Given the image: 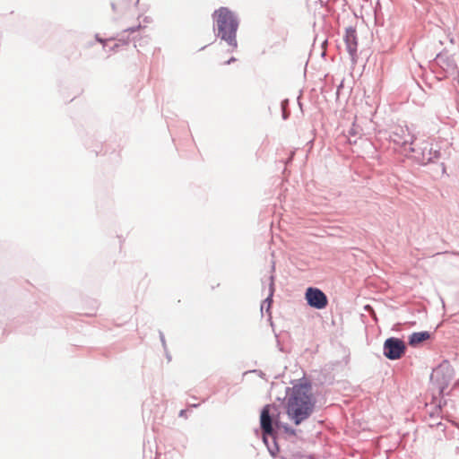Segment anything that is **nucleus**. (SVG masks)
Segmentation results:
<instances>
[{
    "mask_svg": "<svg viewBox=\"0 0 459 459\" xmlns=\"http://www.w3.org/2000/svg\"><path fill=\"white\" fill-rule=\"evenodd\" d=\"M286 408L289 418L296 425L307 419L314 409V402L309 386L305 385H294L287 399Z\"/></svg>",
    "mask_w": 459,
    "mask_h": 459,
    "instance_id": "1",
    "label": "nucleus"
},
{
    "mask_svg": "<svg viewBox=\"0 0 459 459\" xmlns=\"http://www.w3.org/2000/svg\"><path fill=\"white\" fill-rule=\"evenodd\" d=\"M218 28V36L228 42L233 48H237L236 32L238 23L233 13L226 7H221L213 13Z\"/></svg>",
    "mask_w": 459,
    "mask_h": 459,
    "instance_id": "2",
    "label": "nucleus"
},
{
    "mask_svg": "<svg viewBox=\"0 0 459 459\" xmlns=\"http://www.w3.org/2000/svg\"><path fill=\"white\" fill-rule=\"evenodd\" d=\"M404 342L397 338H388L384 343V354L389 359H398L405 352Z\"/></svg>",
    "mask_w": 459,
    "mask_h": 459,
    "instance_id": "3",
    "label": "nucleus"
},
{
    "mask_svg": "<svg viewBox=\"0 0 459 459\" xmlns=\"http://www.w3.org/2000/svg\"><path fill=\"white\" fill-rule=\"evenodd\" d=\"M307 304L316 309H323L328 304L326 295L319 289L309 287L305 294Z\"/></svg>",
    "mask_w": 459,
    "mask_h": 459,
    "instance_id": "4",
    "label": "nucleus"
},
{
    "mask_svg": "<svg viewBox=\"0 0 459 459\" xmlns=\"http://www.w3.org/2000/svg\"><path fill=\"white\" fill-rule=\"evenodd\" d=\"M392 137L394 143L398 145L405 147L407 144H412L413 137L410 135L407 129H404L403 127H400L395 132H394Z\"/></svg>",
    "mask_w": 459,
    "mask_h": 459,
    "instance_id": "5",
    "label": "nucleus"
},
{
    "mask_svg": "<svg viewBox=\"0 0 459 459\" xmlns=\"http://www.w3.org/2000/svg\"><path fill=\"white\" fill-rule=\"evenodd\" d=\"M261 428L263 432L267 435H272L273 429L272 424V419L270 416V406L266 405L261 411L260 417Z\"/></svg>",
    "mask_w": 459,
    "mask_h": 459,
    "instance_id": "6",
    "label": "nucleus"
},
{
    "mask_svg": "<svg viewBox=\"0 0 459 459\" xmlns=\"http://www.w3.org/2000/svg\"><path fill=\"white\" fill-rule=\"evenodd\" d=\"M345 42L351 53L355 52L357 49V34L356 30L352 28L346 30Z\"/></svg>",
    "mask_w": 459,
    "mask_h": 459,
    "instance_id": "7",
    "label": "nucleus"
},
{
    "mask_svg": "<svg viewBox=\"0 0 459 459\" xmlns=\"http://www.w3.org/2000/svg\"><path fill=\"white\" fill-rule=\"evenodd\" d=\"M430 334L429 332H418L413 333L410 336L409 343L411 346H417L420 343L423 342L424 341L429 339Z\"/></svg>",
    "mask_w": 459,
    "mask_h": 459,
    "instance_id": "8",
    "label": "nucleus"
},
{
    "mask_svg": "<svg viewBox=\"0 0 459 459\" xmlns=\"http://www.w3.org/2000/svg\"><path fill=\"white\" fill-rule=\"evenodd\" d=\"M414 152V149L411 146H409V149H408V152Z\"/></svg>",
    "mask_w": 459,
    "mask_h": 459,
    "instance_id": "9",
    "label": "nucleus"
},
{
    "mask_svg": "<svg viewBox=\"0 0 459 459\" xmlns=\"http://www.w3.org/2000/svg\"><path fill=\"white\" fill-rule=\"evenodd\" d=\"M233 60H234V58H230V60H228V62H227V63H230V62H231V61H233Z\"/></svg>",
    "mask_w": 459,
    "mask_h": 459,
    "instance_id": "10",
    "label": "nucleus"
}]
</instances>
